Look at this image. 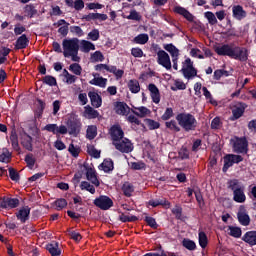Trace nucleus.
Returning a JSON list of instances; mask_svg holds the SVG:
<instances>
[{
	"label": "nucleus",
	"mask_w": 256,
	"mask_h": 256,
	"mask_svg": "<svg viewBox=\"0 0 256 256\" xmlns=\"http://www.w3.org/2000/svg\"><path fill=\"white\" fill-rule=\"evenodd\" d=\"M66 125H60L57 124H47L44 127L45 131H48V133H53V135H56L59 137V135H73L74 137H77L79 133H81V120L78 119L75 116H70L66 122Z\"/></svg>",
	"instance_id": "nucleus-1"
},
{
	"label": "nucleus",
	"mask_w": 256,
	"mask_h": 256,
	"mask_svg": "<svg viewBox=\"0 0 256 256\" xmlns=\"http://www.w3.org/2000/svg\"><path fill=\"white\" fill-rule=\"evenodd\" d=\"M214 51L220 57H230V59H235L242 63H245L249 59V50L246 47H240L233 43L219 44L214 47Z\"/></svg>",
	"instance_id": "nucleus-2"
},
{
	"label": "nucleus",
	"mask_w": 256,
	"mask_h": 256,
	"mask_svg": "<svg viewBox=\"0 0 256 256\" xmlns=\"http://www.w3.org/2000/svg\"><path fill=\"white\" fill-rule=\"evenodd\" d=\"M63 47V55L66 58L71 57V60L75 63H79L81 61V57H79V39L78 38H70L64 39L62 41Z\"/></svg>",
	"instance_id": "nucleus-3"
},
{
	"label": "nucleus",
	"mask_w": 256,
	"mask_h": 256,
	"mask_svg": "<svg viewBox=\"0 0 256 256\" xmlns=\"http://www.w3.org/2000/svg\"><path fill=\"white\" fill-rule=\"evenodd\" d=\"M176 121L178 125L184 131H186V133H189V131H195V129H197V125H198L197 118H195V116L191 113H187V112L179 113L176 116Z\"/></svg>",
	"instance_id": "nucleus-4"
},
{
	"label": "nucleus",
	"mask_w": 256,
	"mask_h": 256,
	"mask_svg": "<svg viewBox=\"0 0 256 256\" xmlns=\"http://www.w3.org/2000/svg\"><path fill=\"white\" fill-rule=\"evenodd\" d=\"M228 189L233 191V201L236 203H245V201H247V196H245V186H243L238 179L229 180Z\"/></svg>",
	"instance_id": "nucleus-5"
},
{
	"label": "nucleus",
	"mask_w": 256,
	"mask_h": 256,
	"mask_svg": "<svg viewBox=\"0 0 256 256\" xmlns=\"http://www.w3.org/2000/svg\"><path fill=\"white\" fill-rule=\"evenodd\" d=\"M181 73L184 75L185 79H193L194 77H197V69L193 67L191 58H187L182 62Z\"/></svg>",
	"instance_id": "nucleus-6"
},
{
	"label": "nucleus",
	"mask_w": 256,
	"mask_h": 256,
	"mask_svg": "<svg viewBox=\"0 0 256 256\" xmlns=\"http://www.w3.org/2000/svg\"><path fill=\"white\" fill-rule=\"evenodd\" d=\"M95 207L102 211H109L113 207V200L109 196L101 195L94 200Z\"/></svg>",
	"instance_id": "nucleus-7"
},
{
	"label": "nucleus",
	"mask_w": 256,
	"mask_h": 256,
	"mask_svg": "<svg viewBox=\"0 0 256 256\" xmlns=\"http://www.w3.org/2000/svg\"><path fill=\"white\" fill-rule=\"evenodd\" d=\"M241 161H243V157L241 155L227 154L224 157V166L222 168V171L224 173H227L230 167H233L235 163H241Z\"/></svg>",
	"instance_id": "nucleus-8"
},
{
	"label": "nucleus",
	"mask_w": 256,
	"mask_h": 256,
	"mask_svg": "<svg viewBox=\"0 0 256 256\" xmlns=\"http://www.w3.org/2000/svg\"><path fill=\"white\" fill-rule=\"evenodd\" d=\"M157 63L167 69V71L171 70V57L165 50H158L157 53Z\"/></svg>",
	"instance_id": "nucleus-9"
},
{
	"label": "nucleus",
	"mask_w": 256,
	"mask_h": 256,
	"mask_svg": "<svg viewBox=\"0 0 256 256\" xmlns=\"http://www.w3.org/2000/svg\"><path fill=\"white\" fill-rule=\"evenodd\" d=\"M113 145L117 151H120V153H131V151H133V143L127 138L118 140L117 142H114Z\"/></svg>",
	"instance_id": "nucleus-10"
},
{
	"label": "nucleus",
	"mask_w": 256,
	"mask_h": 256,
	"mask_svg": "<svg viewBox=\"0 0 256 256\" xmlns=\"http://www.w3.org/2000/svg\"><path fill=\"white\" fill-rule=\"evenodd\" d=\"M109 135L112 139V144L117 143V141H121L125 137V132H123V128H121V125L114 124L109 129Z\"/></svg>",
	"instance_id": "nucleus-11"
},
{
	"label": "nucleus",
	"mask_w": 256,
	"mask_h": 256,
	"mask_svg": "<svg viewBox=\"0 0 256 256\" xmlns=\"http://www.w3.org/2000/svg\"><path fill=\"white\" fill-rule=\"evenodd\" d=\"M0 207L1 209H16L19 207V199L4 197L0 199Z\"/></svg>",
	"instance_id": "nucleus-12"
},
{
	"label": "nucleus",
	"mask_w": 256,
	"mask_h": 256,
	"mask_svg": "<svg viewBox=\"0 0 256 256\" xmlns=\"http://www.w3.org/2000/svg\"><path fill=\"white\" fill-rule=\"evenodd\" d=\"M86 178L87 181L94 185V187H99V185H101V182H99V178H97V171H95V168H86Z\"/></svg>",
	"instance_id": "nucleus-13"
},
{
	"label": "nucleus",
	"mask_w": 256,
	"mask_h": 256,
	"mask_svg": "<svg viewBox=\"0 0 256 256\" xmlns=\"http://www.w3.org/2000/svg\"><path fill=\"white\" fill-rule=\"evenodd\" d=\"M235 153H247V139L236 138L233 144Z\"/></svg>",
	"instance_id": "nucleus-14"
},
{
	"label": "nucleus",
	"mask_w": 256,
	"mask_h": 256,
	"mask_svg": "<svg viewBox=\"0 0 256 256\" xmlns=\"http://www.w3.org/2000/svg\"><path fill=\"white\" fill-rule=\"evenodd\" d=\"M93 79L89 81L90 85H95L96 87H102L105 89L107 87V78H103L99 73H93Z\"/></svg>",
	"instance_id": "nucleus-15"
},
{
	"label": "nucleus",
	"mask_w": 256,
	"mask_h": 256,
	"mask_svg": "<svg viewBox=\"0 0 256 256\" xmlns=\"http://www.w3.org/2000/svg\"><path fill=\"white\" fill-rule=\"evenodd\" d=\"M237 217L241 225H249V223H251V218L249 217L247 210H245V207L243 206L240 207Z\"/></svg>",
	"instance_id": "nucleus-16"
},
{
	"label": "nucleus",
	"mask_w": 256,
	"mask_h": 256,
	"mask_svg": "<svg viewBox=\"0 0 256 256\" xmlns=\"http://www.w3.org/2000/svg\"><path fill=\"white\" fill-rule=\"evenodd\" d=\"M245 109H247V104L245 103H238L232 110V115L235 120L241 119L243 117V113H245Z\"/></svg>",
	"instance_id": "nucleus-17"
},
{
	"label": "nucleus",
	"mask_w": 256,
	"mask_h": 256,
	"mask_svg": "<svg viewBox=\"0 0 256 256\" xmlns=\"http://www.w3.org/2000/svg\"><path fill=\"white\" fill-rule=\"evenodd\" d=\"M232 13L234 19H237V21H242V19H245V17H247V12L243 9V6L241 5L233 6Z\"/></svg>",
	"instance_id": "nucleus-18"
},
{
	"label": "nucleus",
	"mask_w": 256,
	"mask_h": 256,
	"mask_svg": "<svg viewBox=\"0 0 256 256\" xmlns=\"http://www.w3.org/2000/svg\"><path fill=\"white\" fill-rule=\"evenodd\" d=\"M148 90L150 91L153 103L159 104L161 101V94L159 93V88H157L155 84H149Z\"/></svg>",
	"instance_id": "nucleus-19"
},
{
	"label": "nucleus",
	"mask_w": 256,
	"mask_h": 256,
	"mask_svg": "<svg viewBox=\"0 0 256 256\" xmlns=\"http://www.w3.org/2000/svg\"><path fill=\"white\" fill-rule=\"evenodd\" d=\"M174 13L181 15L182 17H184V19H187L188 21H190V23L193 22V20L195 19V17H193V14H191V12H189L187 9L181 6H175Z\"/></svg>",
	"instance_id": "nucleus-20"
},
{
	"label": "nucleus",
	"mask_w": 256,
	"mask_h": 256,
	"mask_svg": "<svg viewBox=\"0 0 256 256\" xmlns=\"http://www.w3.org/2000/svg\"><path fill=\"white\" fill-rule=\"evenodd\" d=\"M46 250L49 251L51 256H61L62 254V250L59 248V243L55 241L46 244Z\"/></svg>",
	"instance_id": "nucleus-21"
},
{
	"label": "nucleus",
	"mask_w": 256,
	"mask_h": 256,
	"mask_svg": "<svg viewBox=\"0 0 256 256\" xmlns=\"http://www.w3.org/2000/svg\"><path fill=\"white\" fill-rule=\"evenodd\" d=\"M132 113L136 115V117H140L141 119H143L151 115V110H149L145 106H141V107H135L134 109H132Z\"/></svg>",
	"instance_id": "nucleus-22"
},
{
	"label": "nucleus",
	"mask_w": 256,
	"mask_h": 256,
	"mask_svg": "<svg viewBox=\"0 0 256 256\" xmlns=\"http://www.w3.org/2000/svg\"><path fill=\"white\" fill-rule=\"evenodd\" d=\"M83 117H85V119H97V117H99V111L87 105L84 107Z\"/></svg>",
	"instance_id": "nucleus-23"
},
{
	"label": "nucleus",
	"mask_w": 256,
	"mask_h": 256,
	"mask_svg": "<svg viewBox=\"0 0 256 256\" xmlns=\"http://www.w3.org/2000/svg\"><path fill=\"white\" fill-rule=\"evenodd\" d=\"M242 240L250 245V247L256 246V231H248L244 234Z\"/></svg>",
	"instance_id": "nucleus-24"
},
{
	"label": "nucleus",
	"mask_w": 256,
	"mask_h": 256,
	"mask_svg": "<svg viewBox=\"0 0 256 256\" xmlns=\"http://www.w3.org/2000/svg\"><path fill=\"white\" fill-rule=\"evenodd\" d=\"M148 205H150L151 207H159V205H161L166 209H169V207H171V203L165 198L149 200Z\"/></svg>",
	"instance_id": "nucleus-25"
},
{
	"label": "nucleus",
	"mask_w": 256,
	"mask_h": 256,
	"mask_svg": "<svg viewBox=\"0 0 256 256\" xmlns=\"http://www.w3.org/2000/svg\"><path fill=\"white\" fill-rule=\"evenodd\" d=\"M127 121L131 123V127L134 131H137L139 127H143V129H145V124L141 123V120H139V118L133 114L128 116Z\"/></svg>",
	"instance_id": "nucleus-26"
},
{
	"label": "nucleus",
	"mask_w": 256,
	"mask_h": 256,
	"mask_svg": "<svg viewBox=\"0 0 256 256\" xmlns=\"http://www.w3.org/2000/svg\"><path fill=\"white\" fill-rule=\"evenodd\" d=\"M88 97H90L91 105L93 107H96V109H99V107H101L103 100L101 99L99 94H97L96 92H89Z\"/></svg>",
	"instance_id": "nucleus-27"
},
{
	"label": "nucleus",
	"mask_w": 256,
	"mask_h": 256,
	"mask_svg": "<svg viewBox=\"0 0 256 256\" xmlns=\"http://www.w3.org/2000/svg\"><path fill=\"white\" fill-rule=\"evenodd\" d=\"M99 169H101L104 173H111V171L115 169L113 160L111 158L104 159L103 163L99 166Z\"/></svg>",
	"instance_id": "nucleus-28"
},
{
	"label": "nucleus",
	"mask_w": 256,
	"mask_h": 256,
	"mask_svg": "<svg viewBox=\"0 0 256 256\" xmlns=\"http://www.w3.org/2000/svg\"><path fill=\"white\" fill-rule=\"evenodd\" d=\"M30 213H31V208H29V206H26L18 211L17 219H19L21 223H25L27 219H29Z\"/></svg>",
	"instance_id": "nucleus-29"
},
{
	"label": "nucleus",
	"mask_w": 256,
	"mask_h": 256,
	"mask_svg": "<svg viewBox=\"0 0 256 256\" xmlns=\"http://www.w3.org/2000/svg\"><path fill=\"white\" fill-rule=\"evenodd\" d=\"M127 87L130 92L137 94L139 91H141V84H139V80L137 79H131L127 83Z\"/></svg>",
	"instance_id": "nucleus-30"
},
{
	"label": "nucleus",
	"mask_w": 256,
	"mask_h": 256,
	"mask_svg": "<svg viewBox=\"0 0 256 256\" xmlns=\"http://www.w3.org/2000/svg\"><path fill=\"white\" fill-rule=\"evenodd\" d=\"M21 145L27 151H33V138L27 134L22 136Z\"/></svg>",
	"instance_id": "nucleus-31"
},
{
	"label": "nucleus",
	"mask_w": 256,
	"mask_h": 256,
	"mask_svg": "<svg viewBox=\"0 0 256 256\" xmlns=\"http://www.w3.org/2000/svg\"><path fill=\"white\" fill-rule=\"evenodd\" d=\"M27 45H29V38H27V35L23 34L16 40L15 48L26 49Z\"/></svg>",
	"instance_id": "nucleus-32"
},
{
	"label": "nucleus",
	"mask_w": 256,
	"mask_h": 256,
	"mask_svg": "<svg viewBox=\"0 0 256 256\" xmlns=\"http://www.w3.org/2000/svg\"><path fill=\"white\" fill-rule=\"evenodd\" d=\"M165 51L170 53L172 59H179V50L173 44H165L164 46Z\"/></svg>",
	"instance_id": "nucleus-33"
},
{
	"label": "nucleus",
	"mask_w": 256,
	"mask_h": 256,
	"mask_svg": "<svg viewBox=\"0 0 256 256\" xmlns=\"http://www.w3.org/2000/svg\"><path fill=\"white\" fill-rule=\"evenodd\" d=\"M226 232H228L229 236H232L235 239L241 238L242 230L239 227L236 226H228Z\"/></svg>",
	"instance_id": "nucleus-34"
},
{
	"label": "nucleus",
	"mask_w": 256,
	"mask_h": 256,
	"mask_svg": "<svg viewBox=\"0 0 256 256\" xmlns=\"http://www.w3.org/2000/svg\"><path fill=\"white\" fill-rule=\"evenodd\" d=\"M80 49L83 53H89V51H95V44L87 40H82L80 42Z\"/></svg>",
	"instance_id": "nucleus-35"
},
{
	"label": "nucleus",
	"mask_w": 256,
	"mask_h": 256,
	"mask_svg": "<svg viewBox=\"0 0 256 256\" xmlns=\"http://www.w3.org/2000/svg\"><path fill=\"white\" fill-rule=\"evenodd\" d=\"M198 244L202 249H205L208 245V237L206 233L201 230L198 232Z\"/></svg>",
	"instance_id": "nucleus-36"
},
{
	"label": "nucleus",
	"mask_w": 256,
	"mask_h": 256,
	"mask_svg": "<svg viewBox=\"0 0 256 256\" xmlns=\"http://www.w3.org/2000/svg\"><path fill=\"white\" fill-rule=\"evenodd\" d=\"M122 191L126 197H131L133 195V192L135 191V187L133 186V184L125 182L122 186Z\"/></svg>",
	"instance_id": "nucleus-37"
},
{
	"label": "nucleus",
	"mask_w": 256,
	"mask_h": 256,
	"mask_svg": "<svg viewBox=\"0 0 256 256\" xmlns=\"http://www.w3.org/2000/svg\"><path fill=\"white\" fill-rule=\"evenodd\" d=\"M81 191H88L91 195H95V185H91L88 181H82L80 183Z\"/></svg>",
	"instance_id": "nucleus-38"
},
{
	"label": "nucleus",
	"mask_w": 256,
	"mask_h": 256,
	"mask_svg": "<svg viewBox=\"0 0 256 256\" xmlns=\"http://www.w3.org/2000/svg\"><path fill=\"white\" fill-rule=\"evenodd\" d=\"M63 76L65 79V83L67 85H73V83H75L77 81V76L69 73V71H67V69L63 70Z\"/></svg>",
	"instance_id": "nucleus-39"
},
{
	"label": "nucleus",
	"mask_w": 256,
	"mask_h": 256,
	"mask_svg": "<svg viewBox=\"0 0 256 256\" xmlns=\"http://www.w3.org/2000/svg\"><path fill=\"white\" fill-rule=\"evenodd\" d=\"M182 247H185L188 251H194L197 249V244L191 239L184 238V240H182Z\"/></svg>",
	"instance_id": "nucleus-40"
},
{
	"label": "nucleus",
	"mask_w": 256,
	"mask_h": 256,
	"mask_svg": "<svg viewBox=\"0 0 256 256\" xmlns=\"http://www.w3.org/2000/svg\"><path fill=\"white\" fill-rule=\"evenodd\" d=\"M202 93H203L206 101H208V103H210L211 105H217V101L215 99H213V95L211 94L209 89H207V87L202 88Z\"/></svg>",
	"instance_id": "nucleus-41"
},
{
	"label": "nucleus",
	"mask_w": 256,
	"mask_h": 256,
	"mask_svg": "<svg viewBox=\"0 0 256 256\" xmlns=\"http://www.w3.org/2000/svg\"><path fill=\"white\" fill-rule=\"evenodd\" d=\"M86 137L90 141L95 139V137H97V126H93V125L88 126L86 130Z\"/></svg>",
	"instance_id": "nucleus-42"
},
{
	"label": "nucleus",
	"mask_w": 256,
	"mask_h": 256,
	"mask_svg": "<svg viewBox=\"0 0 256 256\" xmlns=\"http://www.w3.org/2000/svg\"><path fill=\"white\" fill-rule=\"evenodd\" d=\"M9 161H11V152H9V149L3 148L0 154V162L9 163Z\"/></svg>",
	"instance_id": "nucleus-43"
},
{
	"label": "nucleus",
	"mask_w": 256,
	"mask_h": 256,
	"mask_svg": "<svg viewBox=\"0 0 256 256\" xmlns=\"http://www.w3.org/2000/svg\"><path fill=\"white\" fill-rule=\"evenodd\" d=\"M149 41V35L148 34H139L134 38V43L137 45H145Z\"/></svg>",
	"instance_id": "nucleus-44"
},
{
	"label": "nucleus",
	"mask_w": 256,
	"mask_h": 256,
	"mask_svg": "<svg viewBox=\"0 0 256 256\" xmlns=\"http://www.w3.org/2000/svg\"><path fill=\"white\" fill-rule=\"evenodd\" d=\"M144 122L150 131H154L155 129H159L161 127V124L153 119L147 118L144 120Z\"/></svg>",
	"instance_id": "nucleus-45"
},
{
	"label": "nucleus",
	"mask_w": 256,
	"mask_h": 256,
	"mask_svg": "<svg viewBox=\"0 0 256 256\" xmlns=\"http://www.w3.org/2000/svg\"><path fill=\"white\" fill-rule=\"evenodd\" d=\"M104 60L105 56H103V53H101V51H96L93 54H91L90 61L92 63H99Z\"/></svg>",
	"instance_id": "nucleus-46"
},
{
	"label": "nucleus",
	"mask_w": 256,
	"mask_h": 256,
	"mask_svg": "<svg viewBox=\"0 0 256 256\" xmlns=\"http://www.w3.org/2000/svg\"><path fill=\"white\" fill-rule=\"evenodd\" d=\"M69 71L73 73L74 75L81 76V73H83V68L79 63H73L69 66Z\"/></svg>",
	"instance_id": "nucleus-47"
},
{
	"label": "nucleus",
	"mask_w": 256,
	"mask_h": 256,
	"mask_svg": "<svg viewBox=\"0 0 256 256\" xmlns=\"http://www.w3.org/2000/svg\"><path fill=\"white\" fill-rule=\"evenodd\" d=\"M42 83L49 85V87H55L57 85V79L51 75H47L42 79Z\"/></svg>",
	"instance_id": "nucleus-48"
},
{
	"label": "nucleus",
	"mask_w": 256,
	"mask_h": 256,
	"mask_svg": "<svg viewBox=\"0 0 256 256\" xmlns=\"http://www.w3.org/2000/svg\"><path fill=\"white\" fill-rule=\"evenodd\" d=\"M110 73H112L117 80L122 79L123 75H125V71L117 69V66H110Z\"/></svg>",
	"instance_id": "nucleus-49"
},
{
	"label": "nucleus",
	"mask_w": 256,
	"mask_h": 256,
	"mask_svg": "<svg viewBox=\"0 0 256 256\" xmlns=\"http://www.w3.org/2000/svg\"><path fill=\"white\" fill-rule=\"evenodd\" d=\"M126 19L130 21H140L142 19V16L139 12H137V10L132 9L130 10V14L126 16Z\"/></svg>",
	"instance_id": "nucleus-50"
},
{
	"label": "nucleus",
	"mask_w": 256,
	"mask_h": 256,
	"mask_svg": "<svg viewBox=\"0 0 256 256\" xmlns=\"http://www.w3.org/2000/svg\"><path fill=\"white\" fill-rule=\"evenodd\" d=\"M165 126L167 129H170V131H175V133H179V131H181V128L179 127V125H177V122L175 120L166 122Z\"/></svg>",
	"instance_id": "nucleus-51"
},
{
	"label": "nucleus",
	"mask_w": 256,
	"mask_h": 256,
	"mask_svg": "<svg viewBox=\"0 0 256 256\" xmlns=\"http://www.w3.org/2000/svg\"><path fill=\"white\" fill-rule=\"evenodd\" d=\"M54 206H55L56 211H61V210L65 209V207H67V200H65L63 198L57 199L54 202Z\"/></svg>",
	"instance_id": "nucleus-52"
},
{
	"label": "nucleus",
	"mask_w": 256,
	"mask_h": 256,
	"mask_svg": "<svg viewBox=\"0 0 256 256\" xmlns=\"http://www.w3.org/2000/svg\"><path fill=\"white\" fill-rule=\"evenodd\" d=\"M24 13L26 15V17H35V15H37V10L35 9V6L33 5H27L25 7Z\"/></svg>",
	"instance_id": "nucleus-53"
},
{
	"label": "nucleus",
	"mask_w": 256,
	"mask_h": 256,
	"mask_svg": "<svg viewBox=\"0 0 256 256\" xmlns=\"http://www.w3.org/2000/svg\"><path fill=\"white\" fill-rule=\"evenodd\" d=\"M68 151L72 155V157H79V154L81 153V148L79 146H74V144L71 143L68 147Z\"/></svg>",
	"instance_id": "nucleus-54"
},
{
	"label": "nucleus",
	"mask_w": 256,
	"mask_h": 256,
	"mask_svg": "<svg viewBox=\"0 0 256 256\" xmlns=\"http://www.w3.org/2000/svg\"><path fill=\"white\" fill-rule=\"evenodd\" d=\"M68 236L70 237V239H73L76 242H80V240L82 239V236L80 233H78L77 231L68 229Z\"/></svg>",
	"instance_id": "nucleus-55"
},
{
	"label": "nucleus",
	"mask_w": 256,
	"mask_h": 256,
	"mask_svg": "<svg viewBox=\"0 0 256 256\" xmlns=\"http://www.w3.org/2000/svg\"><path fill=\"white\" fill-rule=\"evenodd\" d=\"M25 161L29 169H33V167H35V156H33L32 153L26 155Z\"/></svg>",
	"instance_id": "nucleus-56"
},
{
	"label": "nucleus",
	"mask_w": 256,
	"mask_h": 256,
	"mask_svg": "<svg viewBox=\"0 0 256 256\" xmlns=\"http://www.w3.org/2000/svg\"><path fill=\"white\" fill-rule=\"evenodd\" d=\"M223 76L229 77V72L223 69H218L214 72V79H216V81H219Z\"/></svg>",
	"instance_id": "nucleus-57"
},
{
	"label": "nucleus",
	"mask_w": 256,
	"mask_h": 256,
	"mask_svg": "<svg viewBox=\"0 0 256 256\" xmlns=\"http://www.w3.org/2000/svg\"><path fill=\"white\" fill-rule=\"evenodd\" d=\"M205 17L210 25H217V17L213 12H206Z\"/></svg>",
	"instance_id": "nucleus-58"
},
{
	"label": "nucleus",
	"mask_w": 256,
	"mask_h": 256,
	"mask_svg": "<svg viewBox=\"0 0 256 256\" xmlns=\"http://www.w3.org/2000/svg\"><path fill=\"white\" fill-rule=\"evenodd\" d=\"M22 234H32L36 232V229L32 225H25L20 228Z\"/></svg>",
	"instance_id": "nucleus-59"
},
{
	"label": "nucleus",
	"mask_w": 256,
	"mask_h": 256,
	"mask_svg": "<svg viewBox=\"0 0 256 256\" xmlns=\"http://www.w3.org/2000/svg\"><path fill=\"white\" fill-rule=\"evenodd\" d=\"M174 115L175 114L173 113V108H166L161 119H162V121H169V119H171V117H173Z\"/></svg>",
	"instance_id": "nucleus-60"
},
{
	"label": "nucleus",
	"mask_w": 256,
	"mask_h": 256,
	"mask_svg": "<svg viewBox=\"0 0 256 256\" xmlns=\"http://www.w3.org/2000/svg\"><path fill=\"white\" fill-rule=\"evenodd\" d=\"M190 55L191 57H196L197 59H205V55H203L199 48H192Z\"/></svg>",
	"instance_id": "nucleus-61"
},
{
	"label": "nucleus",
	"mask_w": 256,
	"mask_h": 256,
	"mask_svg": "<svg viewBox=\"0 0 256 256\" xmlns=\"http://www.w3.org/2000/svg\"><path fill=\"white\" fill-rule=\"evenodd\" d=\"M173 215H175L176 219H183V208L181 206H175L172 209Z\"/></svg>",
	"instance_id": "nucleus-62"
},
{
	"label": "nucleus",
	"mask_w": 256,
	"mask_h": 256,
	"mask_svg": "<svg viewBox=\"0 0 256 256\" xmlns=\"http://www.w3.org/2000/svg\"><path fill=\"white\" fill-rule=\"evenodd\" d=\"M131 55H132V57L141 58V57H143V50L139 47L132 48Z\"/></svg>",
	"instance_id": "nucleus-63"
},
{
	"label": "nucleus",
	"mask_w": 256,
	"mask_h": 256,
	"mask_svg": "<svg viewBox=\"0 0 256 256\" xmlns=\"http://www.w3.org/2000/svg\"><path fill=\"white\" fill-rule=\"evenodd\" d=\"M88 39H91V41H98L99 40V31L97 29L92 30L88 34Z\"/></svg>",
	"instance_id": "nucleus-64"
}]
</instances>
